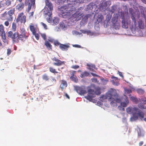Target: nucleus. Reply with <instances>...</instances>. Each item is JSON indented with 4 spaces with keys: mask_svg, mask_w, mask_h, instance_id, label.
I'll list each match as a JSON object with an SVG mask.
<instances>
[{
    "mask_svg": "<svg viewBox=\"0 0 146 146\" xmlns=\"http://www.w3.org/2000/svg\"><path fill=\"white\" fill-rule=\"evenodd\" d=\"M41 24L44 27L45 29H47L46 25L44 23H43L42 22H41Z\"/></svg>",
    "mask_w": 146,
    "mask_h": 146,
    "instance_id": "8fccbe9b",
    "label": "nucleus"
},
{
    "mask_svg": "<svg viewBox=\"0 0 146 146\" xmlns=\"http://www.w3.org/2000/svg\"><path fill=\"white\" fill-rule=\"evenodd\" d=\"M64 1L65 0H58V3H59V4L60 3L62 4L64 3Z\"/></svg>",
    "mask_w": 146,
    "mask_h": 146,
    "instance_id": "09e8293b",
    "label": "nucleus"
},
{
    "mask_svg": "<svg viewBox=\"0 0 146 146\" xmlns=\"http://www.w3.org/2000/svg\"><path fill=\"white\" fill-rule=\"evenodd\" d=\"M2 17H4L5 19L7 20L8 21H13V16L8 14L6 12L3 14Z\"/></svg>",
    "mask_w": 146,
    "mask_h": 146,
    "instance_id": "f8f14e48",
    "label": "nucleus"
},
{
    "mask_svg": "<svg viewBox=\"0 0 146 146\" xmlns=\"http://www.w3.org/2000/svg\"><path fill=\"white\" fill-rule=\"evenodd\" d=\"M135 25L136 27H139L140 29H143L144 28V23L141 20H138L137 22H135Z\"/></svg>",
    "mask_w": 146,
    "mask_h": 146,
    "instance_id": "4468645a",
    "label": "nucleus"
},
{
    "mask_svg": "<svg viewBox=\"0 0 146 146\" xmlns=\"http://www.w3.org/2000/svg\"><path fill=\"white\" fill-rule=\"evenodd\" d=\"M117 96V94L116 90L111 89L105 95L103 96L100 98V100L102 102H106V100L108 99L110 102L111 106L114 107L116 106L117 105L115 102V101L119 102L118 100H117L116 101H115V98Z\"/></svg>",
    "mask_w": 146,
    "mask_h": 146,
    "instance_id": "f03ea898",
    "label": "nucleus"
},
{
    "mask_svg": "<svg viewBox=\"0 0 146 146\" xmlns=\"http://www.w3.org/2000/svg\"><path fill=\"white\" fill-rule=\"evenodd\" d=\"M118 74H119V75L121 77H122V78L123 77V76L122 75V73H121V72H119V71H118Z\"/></svg>",
    "mask_w": 146,
    "mask_h": 146,
    "instance_id": "bf43d9fd",
    "label": "nucleus"
},
{
    "mask_svg": "<svg viewBox=\"0 0 146 146\" xmlns=\"http://www.w3.org/2000/svg\"><path fill=\"white\" fill-rule=\"evenodd\" d=\"M140 102L144 104H146V98H141L140 100Z\"/></svg>",
    "mask_w": 146,
    "mask_h": 146,
    "instance_id": "ea45409f",
    "label": "nucleus"
},
{
    "mask_svg": "<svg viewBox=\"0 0 146 146\" xmlns=\"http://www.w3.org/2000/svg\"><path fill=\"white\" fill-rule=\"evenodd\" d=\"M33 35H35V37L37 40H38L39 38V35L38 33H36V32H35V33H33Z\"/></svg>",
    "mask_w": 146,
    "mask_h": 146,
    "instance_id": "79ce46f5",
    "label": "nucleus"
},
{
    "mask_svg": "<svg viewBox=\"0 0 146 146\" xmlns=\"http://www.w3.org/2000/svg\"><path fill=\"white\" fill-rule=\"evenodd\" d=\"M82 16V14L81 12L78 11L74 14V18H76V21H78L81 19Z\"/></svg>",
    "mask_w": 146,
    "mask_h": 146,
    "instance_id": "dca6fc26",
    "label": "nucleus"
},
{
    "mask_svg": "<svg viewBox=\"0 0 146 146\" xmlns=\"http://www.w3.org/2000/svg\"><path fill=\"white\" fill-rule=\"evenodd\" d=\"M78 81V79L76 77H75L74 76V82H77Z\"/></svg>",
    "mask_w": 146,
    "mask_h": 146,
    "instance_id": "052dcab7",
    "label": "nucleus"
},
{
    "mask_svg": "<svg viewBox=\"0 0 146 146\" xmlns=\"http://www.w3.org/2000/svg\"><path fill=\"white\" fill-rule=\"evenodd\" d=\"M30 17H33L34 14L33 12H31L30 13Z\"/></svg>",
    "mask_w": 146,
    "mask_h": 146,
    "instance_id": "0e129e2a",
    "label": "nucleus"
},
{
    "mask_svg": "<svg viewBox=\"0 0 146 146\" xmlns=\"http://www.w3.org/2000/svg\"><path fill=\"white\" fill-rule=\"evenodd\" d=\"M29 29L32 33H35L36 31V28L34 27L33 24L31 23L29 26Z\"/></svg>",
    "mask_w": 146,
    "mask_h": 146,
    "instance_id": "4be33fe9",
    "label": "nucleus"
},
{
    "mask_svg": "<svg viewBox=\"0 0 146 146\" xmlns=\"http://www.w3.org/2000/svg\"><path fill=\"white\" fill-rule=\"evenodd\" d=\"M44 44L46 46V48L49 50H51L52 49V46L49 43L48 41L46 40L45 41Z\"/></svg>",
    "mask_w": 146,
    "mask_h": 146,
    "instance_id": "412c9836",
    "label": "nucleus"
},
{
    "mask_svg": "<svg viewBox=\"0 0 146 146\" xmlns=\"http://www.w3.org/2000/svg\"><path fill=\"white\" fill-rule=\"evenodd\" d=\"M76 2L77 3H80V1L79 0H74V4H75V2Z\"/></svg>",
    "mask_w": 146,
    "mask_h": 146,
    "instance_id": "6e6d98bb",
    "label": "nucleus"
},
{
    "mask_svg": "<svg viewBox=\"0 0 146 146\" xmlns=\"http://www.w3.org/2000/svg\"><path fill=\"white\" fill-rule=\"evenodd\" d=\"M47 21L49 23H51L52 22V20H51L50 18H48L47 19Z\"/></svg>",
    "mask_w": 146,
    "mask_h": 146,
    "instance_id": "13d9d810",
    "label": "nucleus"
},
{
    "mask_svg": "<svg viewBox=\"0 0 146 146\" xmlns=\"http://www.w3.org/2000/svg\"><path fill=\"white\" fill-rule=\"evenodd\" d=\"M131 19H132V20L134 21V23H135V22H136L135 21V18L133 16H132L131 17Z\"/></svg>",
    "mask_w": 146,
    "mask_h": 146,
    "instance_id": "69168bd1",
    "label": "nucleus"
},
{
    "mask_svg": "<svg viewBox=\"0 0 146 146\" xmlns=\"http://www.w3.org/2000/svg\"><path fill=\"white\" fill-rule=\"evenodd\" d=\"M20 32V34L19 33L18 39L23 41L27 39L29 35L25 31V29L24 28H21Z\"/></svg>",
    "mask_w": 146,
    "mask_h": 146,
    "instance_id": "0eeeda50",
    "label": "nucleus"
},
{
    "mask_svg": "<svg viewBox=\"0 0 146 146\" xmlns=\"http://www.w3.org/2000/svg\"><path fill=\"white\" fill-rule=\"evenodd\" d=\"M9 21H7L5 22V23H4L5 25L6 26H9Z\"/></svg>",
    "mask_w": 146,
    "mask_h": 146,
    "instance_id": "864d4df0",
    "label": "nucleus"
},
{
    "mask_svg": "<svg viewBox=\"0 0 146 146\" xmlns=\"http://www.w3.org/2000/svg\"><path fill=\"white\" fill-rule=\"evenodd\" d=\"M89 73L85 72H84V73L82 74L80 76L82 78H83L85 76H88L89 75Z\"/></svg>",
    "mask_w": 146,
    "mask_h": 146,
    "instance_id": "72a5a7b5",
    "label": "nucleus"
},
{
    "mask_svg": "<svg viewBox=\"0 0 146 146\" xmlns=\"http://www.w3.org/2000/svg\"><path fill=\"white\" fill-rule=\"evenodd\" d=\"M48 42L49 41L52 43L54 42V40L52 38L49 37H48Z\"/></svg>",
    "mask_w": 146,
    "mask_h": 146,
    "instance_id": "49530a36",
    "label": "nucleus"
},
{
    "mask_svg": "<svg viewBox=\"0 0 146 146\" xmlns=\"http://www.w3.org/2000/svg\"><path fill=\"white\" fill-rule=\"evenodd\" d=\"M143 143L142 141L140 142L139 143V145L140 146H141V145H143Z\"/></svg>",
    "mask_w": 146,
    "mask_h": 146,
    "instance_id": "774afa93",
    "label": "nucleus"
},
{
    "mask_svg": "<svg viewBox=\"0 0 146 146\" xmlns=\"http://www.w3.org/2000/svg\"><path fill=\"white\" fill-rule=\"evenodd\" d=\"M75 88L76 92L80 94L84 95L87 93L86 90L82 88L79 87H75Z\"/></svg>",
    "mask_w": 146,
    "mask_h": 146,
    "instance_id": "2eb2a0df",
    "label": "nucleus"
},
{
    "mask_svg": "<svg viewBox=\"0 0 146 146\" xmlns=\"http://www.w3.org/2000/svg\"><path fill=\"white\" fill-rule=\"evenodd\" d=\"M89 15H87L85 16L84 17V20H86L88 19V17H89Z\"/></svg>",
    "mask_w": 146,
    "mask_h": 146,
    "instance_id": "4d7b16f0",
    "label": "nucleus"
},
{
    "mask_svg": "<svg viewBox=\"0 0 146 146\" xmlns=\"http://www.w3.org/2000/svg\"><path fill=\"white\" fill-rule=\"evenodd\" d=\"M49 71L54 74L57 73L58 72L56 71V70L52 67H49Z\"/></svg>",
    "mask_w": 146,
    "mask_h": 146,
    "instance_id": "a878e982",
    "label": "nucleus"
},
{
    "mask_svg": "<svg viewBox=\"0 0 146 146\" xmlns=\"http://www.w3.org/2000/svg\"><path fill=\"white\" fill-rule=\"evenodd\" d=\"M113 79L111 82L113 85L115 86H118L119 85L118 82L119 80L117 77H111Z\"/></svg>",
    "mask_w": 146,
    "mask_h": 146,
    "instance_id": "6ab92c4d",
    "label": "nucleus"
},
{
    "mask_svg": "<svg viewBox=\"0 0 146 146\" xmlns=\"http://www.w3.org/2000/svg\"><path fill=\"white\" fill-rule=\"evenodd\" d=\"M61 84L60 85V88H61L62 90L65 88L67 86V83L66 81L64 80H61L60 81Z\"/></svg>",
    "mask_w": 146,
    "mask_h": 146,
    "instance_id": "f3484780",
    "label": "nucleus"
},
{
    "mask_svg": "<svg viewBox=\"0 0 146 146\" xmlns=\"http://www.w3.org/2000/svg\"><path fill=\"white\" fill-rule=\"evenodd\" d=\"M24 13L22 12L20 13L16 19L17 22H20L21 23L25 24L26 22V17L25 15H23Z\"/></svg>",
    "mask_w": 146,
    "mask_h": 146,
    "instance_id": "9d476101",
    "label": "nucleus"
},
{
    "mask_svg": "<svg viewBox=\"0 0 146 146\" xmlns=\"http://www.w3.org/2000/svg\"><path fill=\"white\" fill-rule=\"evenodd\" d=\"M130 99L133 102H135L136 101V99L134 97L130 95Z\"/></svg>",
    "mask_w": 146,
    "mask_h": 146,
    "instance_id": "e433bc0d",
    "label": "nucleus"
},
{
    "mask_svg": "<svg viewBox=\"0 0 146 146\" xmlns=\"http://www.w3.org/2000/svg\"><path fill=\"white\" fill-rule=\"evenodd\" d=\"M73 0H67L68 4L62 6L58 7V9L60 12V16L63 18L67 19V25L72 26L73 23Z\"/></svg>",
    "mask_w": 146,
    "mask_h": 146,
    "instance_id": "f257e3e1",
    "label": "nucleus"
},
{
    "mask_svg": "<svg viewBox=\"0 0 146 146\" xmlns=\"http://www.w3.org/2000/svg\"><path fill=\"white\" fill-rule=\"evenodd\" d=\"M114 26L116 29H118L120 27L119 24L117 23H115Z\"/></svg>",
    "mask_w": 146,
    "mask_h": 146,
    "instance_id": "c03bdc74",
    "label": "nucleus"
},
{
    "mask_svg": "<svg viewBox=\"0 0 146 146\" xmlns=\"http://www.w3.org/2000/svg\"><path fill=\"white\" fill-rule=\"evenodd\" d=\"M79 66L78 65H75L74 66V69H76L78 68H79Z\"/></svg>",
    "mask_w": 146,
    "mask_h": 146,
    "instance_id": "e2e57ef3",
    "label": "nucleus"
},
{
    "mask_svg": "<svg viewBox=\"0 0 146 146\" xmlns=\"http://www.w3.org/2000/svg\"><path fill=\"white\" fill-rule=\"evenodd\" d=\"M7 36L9 37L12 39L13 43H18L19 42V40L18 39L19 35L18 32H15L13 34L12 31H9L7 33Z\"/></svg>",
    "mask_w": 146,
    "mask_h": 146,
    "instance_id": "6e6552de",
    "label": "nucleus"
},
{
    "mask_svg": "<svg viewBox=\"0 0 146 146\" xmlns=\"http://www.w3.org/2000/svg\"><path fill=\"white\" fill-rule=\"evenodd\" d=\"M100 6H101L103 8H104L106 7V3L105 1H103L102 3L100 4Z\"/></svg>",
    "mask_w": 146,
    "mask_h": 146,
    "instance_id": "473e14b6",
    "label": "nucleus"
},
{
    "mask_svg": "<svg viewBox=\"0 0 146 146\" xmlns=\"http://www.w3.org/2000/svg\"><path fill=\"white\" fill-rule=\"evenodd\" d=\"M92 81L93 82H97L98 81L97 79L95 78H93L92 79Z\"/></svg>",
    "mask_w": 146,
    "mask_h": 146,
    "instance_id": "603ef678",
    "label": "nucleus"
},
{
    "mask_svg": "<svg viewBox=\"0 0 146 146\" xmlns=\"http://www.w3.org/2000/svg\"><path fill=\"white\" fill-rule=\"evenodd\" d=\"M1 35L2 38L5 40L6 36L5 32L4 30V27L2 25H0V35Z\"/></svg>",
    "mask_w": 146,
    "mask_h": 146,
    "instance_id": "ddd939ff",
    "label": "nucleus"
},
{
    "mask_svg": "<svg viewBox=\"0 0 146 146\" xmlns=\"http://www.w3.org/2000/svg\"><path fill=\"white\" fill-rule=\"evenodd\" d=\"M89 88V87L88 88V96L85 97L90 101H92V98L95 97L96 94L99 95L100 94V88L98 89L95 92H94L93 90L88 89Z\"/></svg>",
    "mask_w": 146,
    "mask_h": 146,
    "instance_id": "39448f33",
    "label": "nucleus"
},
{
    "mask_svg": "<svg viewBox=\"0 0 146 146\" xmlns=\"http://www.w3.org/2000/svg\"><path fill=\"white\" fill-rule=\"evenodd\" d=\"M42 79L45 81H48L49 80L48 76L46 74H44L42 76Z\"/></svg>",
    "mask_w": 146,
    "mask_h": 146,
    "instance_id": "c85d7f7f",
    "label": "nucleus"
},
{
    "mask_svg": "<svg viewBox=\"0 0 146 146\" xmlns=\"http://www.w3.org/2000/svg\"><path fill=\"white\" fill-rule=\"evenodd\" d=\"M74 47L77 48H81V46L78 44L74 45Z\"/></svg>",
    "mask_w": 146,
    "mask_h": 146,
    "instance_id": "5fc2aeb1",
    "label": "nucleus"
},
{
    "mask_svg": "<svg viewBox=\"0 0 146 146\" xmlns=\"http://www.w3.org/2000/svg\"><path fill=\"white\" fill-rule=\"evenodd\" d=\"M11 1L9 0H7L5 2V4L7 6L10 5L11 4Z\"/></svg>",
    "mask_w": 146,
    "mask_h": 146,
    "instance_id": "f704fd0d",
    "label": "nucleus"
},
{
    "mask_svg": "<svg viewBox=\"0 0 146 146\" xmlns=\"http://www.w3.org/2000/svg\"><path fill=\"white\" fill-rule=\"evenodd\" d=\"M122 26L123 28H127L128 27V24L127 22H126L124 19L122 21Z\"/></svg>",
    "mask_w": 146,
    "mask_h": 146,
    "instance_id": "b1692460",
    "label": "nucleus"
},
{
    "mask_svg": "<svg viewBox=\"0 0 146 146\" xmlns=\"http://www.w3.org/2000/svg\"><path fill=\"white\" fill-rule=\"evenodd\" d=\"M46 7L44 11L46 15L50 17L52 15V11L53 9L52 4L49 1V0H45Z\"/></svg>",
    "mask_w": 146,
    "mask_h": 146,
    "instance_id": "20e7f679",
    "label": "nucleus"
},
{
    "mask_svg": "<svg viewBox=\"0 0 146 146\" xmlns=\"http://www.w3.org/2000/svg\"><path fill=\"white\" fill-rule=\"evenodd\" d=\"M41 36L42 38H43V39L45 40V41L46 40V35L45 34H41Z\"/></svg>",
    "mask_w": 146,
    "mask_h": 146,
    "instance_id": "a19ab883",
    "label": "nucleus"
},
{
    "mask_svg": "<svg viewBox=\"0 0 146 146\" xmlns=\"http://www.w3.org/2000/svg\"><path fill=\"white\" fill-rule=\"evenodd\" d=\"M97 104L99 106H101L102 104V103L101 102H98L97 103Z\"/></svg>",
    "mask_w": 146,
    "mask_h": 146,
    "instance_id": "680f3d73",
    "label": "nucleus"
},
{
    "mask_svg": "<svg viewBox=\"0 0 146 146\" xmlns=\"http://www.w3.org/2000/svg\"><path fill=\"white\" fill-rule=\"evenodd\" d=\"M53 22L55 25L58 24L59 22V20L57 17H54L53 20Z\"/></svg>",
    "mask_w": 146,
    "mask_h": 146,
    "instance_id": "c756f323",
    "label": "nucleus"
},
{
    "mask_svg": "<svg viewBox=\"0 0 146 146\" xmlns=\"http://www.w3.org/2000/svg\"><path fill=\"white\" fill-rule=\"evenodd\" d=\"M100 79L102 84L103 85L106 84L108 81V80L106 78H101Z\"/></svg>",
    "mask_w": 146,
    "mask_h": 146,
    "instance_id": "393cba45",
    "label": "nucleus"
},
{
    "mask_svg": "<svg viewBox=\"0 0 146 146\" xmlns=\"http://www.w3.org/2000/svg\"><path fill=\"white\" fill-rule=\"evenodd\" d=\"M82 32L84 33H87L88 34H89L90 33V31H84L82 30Z\"/></svg>",
    "mask_w": 146,
    "mask_h": 146,
    "instance_id": "3c124183",
    "label": "nucleus"
},
{
    "mask_svg": "<svg viewBox=\"0 0 146 146\" xmlns=\"http://www.w3.org/2000/svg\"><path fill=\"white\" fill-rule=\"evenodd\" d=\"M54 45L55 46H58L59 45V46L60 45V44H61L57 40H55L54 41Z\"/></svg>",
    "mask_w": 146,
    "mask_h": 146,
    "instance_id": "4c0bfd02",
    "label": "nucleus"
},
{
    "mask_svg": "<svg viewBox=\"0 0 146 146\" xmlns=\"http://www.w3.org/2000/svg\"><path fill=\"white\" fill-rule=\"evenodd\" d=\"M137 91V93L140 94H142L144 92V91L141 89H138Z\"/></svg>",
    "mask_w": 146,
    "mask_h": 146,
    "instance_id": "c9c22d12",
    "label": "nucleus"
},
{
    "mask_svg": "<svg viewBox=\"0 0 146 146\" xmlns=\"http://www.w3.org/2000/svg\"><path fill=\"white\" fill-rule=\"evenodd\" d=\"M117 95L116 98H115V101H116L117 100H119V102L115 101V102L117 105L116 103H120L121 105L123 107H126L129 104V103L128 99L126 96L124 97L123 98H121V99H119L117 98Z\"/></svg>",
    "mask_w": 146,
    "mask_h": 146,
    "instance_id": "423d86ee",
    "label": "nucleus"
},
{
    "mask_svg": "<svg viewBox=\"0 0 146 146\" xmlns=\"http://www.w3.org/2000/svg\"><path fill=\"white\" fill-rule=\"evenodd\" d=\"M12 50L10 48H8L7 49V55H9L11 53Z\"/></svg>",
    "mask_w": 146,
    "mask_h": 146,
    "instance_id": "a18cd8bd",
    "label": "nucleus"
},
{
    "mask_svg": "<svg viewBox=\"0 0 146 146\" xmlns=\"http://www.w3.org/2000/svg\"><path fill=\"white\" fill-rule=\"evenodd\" d=\"M16 23L15 22H13L12 23V30L15 32L16 31Z\"/></svg>",
    "mask_w": 146,
    "mask_h": 146,
    "instance_id": "2f4dec72",
    "label": "nucleus"
},
{
    "mask_svg": "<svg viewBox=\"0 0 146 146\" xmlns=\"http://www.w3.org/2000/svg\"><path fill=\"white\" fill-rule=\"evenodd\" d=\"M87 66L88 67L87 68L91 71H93L94 70L95 68V66L91 64H87Z\"/></svg>",
    "mask_w": 146,
    "mask_h": 146,
    "instance_id": "5701e85b",
    "label": "nucleus"
},
{
    "mask_svg": "<svg viewBox=\"0 0 146 146\" xmlns=\"http://www.w3.org/2000/svg\"><path fill=\"white\" fill-rule=\"evenodd\" d=\"M65 96L68 99H70V97L66 93L65 94Z\"/></svg>",
    "mask_w": 146,
    "mask_h": 146,
    "instance_id": "338daca9",
    "label": "nucleus"
},
{
    "mask_svg": "<svg viewBox=\"0 0 146 146\" xmlns=\"http://www.w3.org/2000/svg\"><path fill=\"white\" fill-rule=\"evenodd\" d=\"M138 106L139 108L141 109H145L146 108V107L145 106L141 104H139L138 105Z\"/></svg>",
    "mask_w": 146,
    "mask_h": 146,
    "instance_id": "58836bf2",
    "label": "nucleus"
},
{
    "mask_svg": "<svg viewBox=\"0 0 146 146\" xmlns=\"http://www.w3.org/2000/svg\"><path fill=\"white\" fill-rule=\"evenodd\" d=\"M70 47L68 44H62L59 46L60 48L62 50L66 51Z\"/></svg>",
    "mask_w": 146,
    "mask_h": 146,
    "instance_id": "a211bd4d",
    "label": "nucleus"
},
{
    "mask_svg": "<svg viewBox=\"0 0 146 146\" xmlns=\"http://www.w3.org/2000/svg\"><path fill=\"white\" fill-rule=\"evenodd\" d=\"M124 90L125 92L124 97L126 96H125L126 95L131 92V90H130L126 89L125 88H124Z\"/></svg>",
    "mask_w": 146,
    "mask_h": 146,
    "instance_id": "7c9ffc66",
    "label": "nucleus"
},
{
    "mask_svg": "<svg viewBox=\"0 0 146 146\" xmlns=\"http://www.w3.org/2000/svg\"><path fill=\"white\" fill-rule=\"evenodd\" d=\"M126 111L128 114H133L132 116L130 118L131 121H136L139 118L142 120L144 117L143 113L140 111L137 108L129 107L126 108Z\"/></svg>",
    "mask_w": 146,
    "mask_h": 146,
    "instance_id": "7ed1b4c3",
    "label": "nucleus"
},
{
    "mask_svg": "<svg viewBox=\"0 0 146 146\" xmlns=\"http://www.w3.org/2000/svg\"><path fill=\"white\" fill-rule=\"evenodd\" d=\"M139 132L138 131V136H141L143 135V133L142 131H141L139 129Z\"/></svg>",
    "mask_w": 146,
    "mask_h": 146,
    "instance_id": "de8ad7c7",
    "label": "nucleus"
},
{
    "mask_svg": "<svg viewBox=\"0 0 146 146\" xmlns=\"http://www.w3.org/2000/svg\"><path fill=\"white\" fill-rule=\"evenodd\" d=\"M26 5L27 6V12H29L31 8L35 7V0H25Z\"/></svg>",
    "mask_w": 146,
    "mask_h": 146,
    "instance_id": "1a4fd4ad",
    "label": "nucleus"
},
{
    "mask_svg": "<svg viewBox=\"0 0 146 146\" xmlns=\"http://www.w3.org/2000/svg\"><path fill=\"white\" fill-rule=\"evenodd\" d=\"M103 17L102 15H99L98 17V19L97 20V23H98L100 22H101L102 19H103Z\"/></svg>",
    "mask_w": 146,
    "mask_h": 146,
    "instance_id": "bb28decb",
    "label": "nucleus"
},
{
    "mask_svg": "<svg viewBox=\"0 0 146 146\" xmlns=\"http://www.w3.org/2000/svg\"><path fill=\"white\" fill-rule=\"evenodd\" d=\"M15 11V9L14 8H12L8 12L7 14L12 16L14 13Z\"/></svg>",
    "mask_w": 146,
    "mask_h": 146,
    "instance_id": "cd10ccee",
    "label": "nucleus"
},
{
    "mask_svg": "<svg viewBox=\"0 0 146 146\" xmlns=\"http://www.w3.org/2000/svg\"><path fill=\"white\" fill-rule=\"evenodd\" d=\"M25 4L23 3H20L16 6V9L19 11L23 9Z\"/></svg>",
    "mask_w": 146,
    "mask_h": 146,
    "instance_id": "aec40b11",
    "label": "nucleus"
},
{
    "mask_svg": "<svg viewBox=\"0 0 146 146\" xmlns=\"http://www.w3.org/2000/svg\"><path fill=\"white\" fill-rule=\"evenodd\" d=\"M124 107H122L121 105V106H119L118 107V109L122 111H124L125 109L124 108Z\"/></svg>",
    "mask_w": 146,
    "mask_h": 146,
    "instance_id": "37998d69",
    "label": "nucleus"
},
{
    "mask_svg": "<svg viewBox=\"0 0 146 146\" xmlns=\"http://www.w3.org/2000/svg\"><path fill=\"white\" fill-rule=\"evenodd\" d=\"M52 60L55 62L53 63V64L54 66H60L64 64L66 62L64 61H61L56 57H54L52 58Z\"/></svg>",
    "mask_w": 146,
    "mask_h": 146,
    "instance_id": "9b49d317",
    "label": "nucleus"
}]
</instances>
